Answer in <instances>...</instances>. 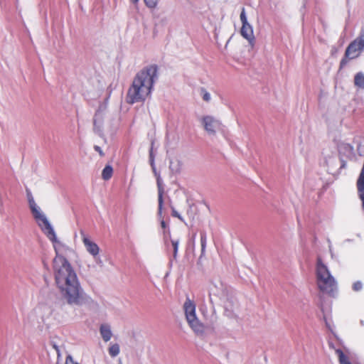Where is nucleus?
<instances>
[{
	"mask_svg": "<svg viewBox=\"0 0 364 364\" xmlns=\"http://www.w3.org/2000/svg\"><path fill=\"white\" fill-rule=\"evenodd\" d=\"M171 245L173 247V257L174 259H176L177 257V253H178V244L179 240H171Z\"/></svg>",
	"mask_w": 364,
	"mask_h": 364,
	"instance_id": "18",
	"label": "nucleus"
},
{
	"mask_svg": "<svg viewBox=\"0 0 364 364\" xmlns=\"http://www.w3.org/2000/svg\"><path fill=\"white\" fill-rule=\"evenodd\" d=\"M139 0H131V1L133 3V4H136L138 3Z\"/></svg>",
	"mask_w": 364,
	"mask_h": 364,
	"instance_id": "30",
	"label": "nucleus"
},
{
	"mask_svg": "<svg viewBox=\"0 0 364 364\" xmlns=\"http://www.w3.org/2000/svg\"><path fill=\"white\" fill-rule=\"evenodd\" d=\"M202 123L205 129L209 134H215L216 129L220 127V123L213 117L206 116L202 119Z\"/></svg>",
	"mask_w": 364,
	"mask_h": 364,
	"instance_id": "7",
	"label": "nucleus"
},
{
	"mask_svg": "<svg viewBox=\"0 0 364 364\" xmlns=\"http://www.w3.org/2000/svg\"><path fill=\"white\" fill-rule=\"evenodd\" d=\"M161 225L163 228H165L166 226V223L164 220L161 221Z\"/></svg>",
	"mask_w": 364,
	"mask_h": 364,
	"instance_id": "29",
	"label": "nucleus"
},
{
	"mask_svg": "<svg viewBox=\"0 0 364 364\" xmlns=\"http://www.w3.org/2000/svg\"><path fill=\"white\" fill-rule=\"evenodd\" d=\"M94 149L96 151H97L100 154L101 156H103L105 155L104 152L99 146L95 145L94 146Z\"/></svg>",
	"mask_w": 364,
	"mask_h": 364,
	"instance_id": "27",
	"label": "nucleus"
},
{
	"mask_svg": "<svg viewBox=\"0 0 364 364\" xmlns=\"http://www.w3.org/2000/svg\"><path fill=\"white\" fill-rule=\"evenodd\" d=\"M146 6L150 9H155L158 4V0H144Z\"/></svg>",
	"mask_w": 364,
	"mask_h": 364,
	"instance_id": "20",
	"label": "nucleus"
},
{
	"mask_svg": "<svg viewBox=\"0 0 364 364\" xmlns=\"http://www.w3.org/2000/svg\"><path fill=\"white\" fill-rule=\"evenodd\" d=\"M353 289L355 291H359L362 289V283L360 282H357L353 284Z\"/></svg>",
	"mask_w": 364,
	"mask_h": 364,
	"instance_id": "23",
	"label": "nucleus"
},
{
	"mask_svg": "<svg viewBox=\"0 0 364 364\" xmlns=\"http://www.w3.org/2000/svg\"><path fill=\"white\" fill-rule=\"evenodd\" d=\"M316 273V282L319 290L325 294H333L337 289V284L321 257L317 258Z\"/></svg>",
	"mask_w": 364,
	"mask_h": 364,
	"instance_id": "3",
	"label": "nucleus"
},
{
	"mask_svg": "<svg viewBox=\"0 0 364 364\" xmlns=\"http://www.w3.org/2000/svg\"><path fill=\"white\" fill-rule=\"evenodd\" d=\"M240 17V21H241L242 25L249 23L247 22L245 8H242Z\"/></svg>",
	"mask_w": 364,
	"mask_h": 364,
	"instance_id": "22",
	"label": "nucleus"
},
{
	"mask_svg": "<svg viewBox=\"0 0 364 364\" xmlns=\"http://www.w3.org/2000/svg\"><path fill=\"white\" fill-rule=\"evenodd\" d=\"M201 94L204 101L209 102L210 100V95L205 88H201Z\"/></svg>",
	"mask_w": 364,
	"mask_h": 364,
	"instance_id": "21",
	"label": "nucleus"
},
{
	"mask_svg": "<svg viewBox=\"0 0 364 364\" xmlns=\"http://www.w3.org/2000/svg\"><path fill=\"white\" fill-rule=\"evenodd\" d=\"M100 331L104 341L107 342L111 339L112 333L109 325L102 324L100 328Z\"/></svg>",
	"mask_w": 364,
	"mask_h": 364,
	"instance_id": "11",
	"label": "nucleus"
},
{
	"mask_svg": "<svg viewBox=\"0 0 364 364\" xmlns=\"http://www.w3.org/2000/svg\"><path fill=\"white\" fill-rule=\"evenodd\" d=\"M98 121L100 123L102 121V117L98 114H95V117H94V126L95 127L97 126Z\"/></svg>",
	"mask_w": 364,
	"mask_h": 364,
	"instance_id": "24",
	"label": "nucleus"
},
{
	"mask_svg": "<svg viewBox=\"0 0 364 364\" xmlns=\"http://www.w3.org/2000/svg\"><path fill=\"white\" fill-rule=\"evenodd\" d=\"M82 236V241L87 250V251L93 257L99 255L100 248L98 245L92 242L84 232H80Z\"/></svg>",
	"mask_w": 364,
	"mask_h": 364,
	"instance_id": "6",
	"label": "nucleus"
},
{
	"mask_svg": "<svg viewBox=\"0 0 364 364\" xmlns=\"http://www.w3.org/2000/svg\"><path fill=\"white\" fill-rule=\"evenodd\" d=\"M27 196L29 208L31 209V211L34 219L36 220L38 226L41 228L42 231L46 235H47L50 240H53L55 237V234L50 224L49 223L48 220H47L44 214L41 211L39 207L36 203L32 194L30 192H28Z\"/></svg>",
	"mask_w": 364,
	"mask_h": 364,
	"instance_id": "4",
	"label": "nucleus"
},
{
	"mask_svg": "<svg viewBox=\"0 0 364 364\" xmlns=\"http://www.w3.org/2000/svg\"><path fill=\"white\" fill-rule=\"evenodd\" d=\"M181 161L179 160H176L175 161H171L170 168L176 172H179L181 170Z\"/></svg>",
	"mask_w": 364,
	"mask_h": 364,
	"instance_id": "17",
	"label": "nucleus"
},
{
	"mask_svg": "<svg viewBox=\"0 0 364 364\" xmlns=\"http://www.w3.org/2000/svg\"><path fill=\"white\" fill-rule=\"evenodd\" d=\"M53 346L55 348V350L57 351L58 354L59 355L60 350H59L58 347L55 344H53Z\"/></svg>",
	"mask_w": 364,
	"mask_h": 364,
	"instance_id": "28",
	"label": "nucleus"
},
{
	"mask_svg": "<svg viewBox=\"0 0 364 364\" xmlns=\"http://www.w3.org/2000/svg\"><path fill=\"white\" fill-rule=\"evenodd\" d=\"M187 322L191 328L196 334H203L205 331V326L197 318V316L187 320Z\"/></svg>",
	"mask_w": 364,
	"mask_h": 364,
	"instance_id": "9",
	"label": "nucleus"
},
{
	"mask_svg": "<svg viewBox=\"0 0 364 364\" xmlns=\"http://www.w3.org/2000/svg\"><path fill=\"white\" fill-rule=\"evenodd\" d=\"M112 174H113L112 167L110 165H107L102 170V178L105 181H108L112 178Z\"/></svg>",
	"mask_w": 364,
	"mask_h": 364,
	"instance_id": "14",
	"label": "nucleus"
},
{
	"mask_svg": "<svg viewBox=\"0 0 364 364\" xmlns=\"http://www.w3.org/2000/svg\"><path fill=\"white\" fill-rule=\"evenodd\" d=\"M157 186H158V202H159V208H158V213L161 215L162 214V208H163V204H164V188L160 183L159 181H157Z\"/></svg>",
	"mask_w": 364,
	"mask_h": 364,
	"instance_id": "12",
	"label": "nucleus"
},
{
	"mask_svg": "<svg viewBox=\"0 0 364 364\" xmlns=\"http://www.w3.org/2000/svg\"><path fill=\"white\" fill-rule=\"evenodd\" d=\"M183 309L186 320L196 316V304L190 299H187L183 304Z\"/></svg>",
	"mask_w": 364,
	"mask_h": 364,
	"instance_id": "8",
	"label": "nucleus"
},
{
	"mask_svg": "<svg viewBox=\"0 0 364 364\" xmlns=\"http://www.w3.org/2000/svg\"><path fill=\"white\" fill-rule=\"evenodd\" d=\"M172 216L173 217H175V218H178L179 220H183V218L180 215V214L176 210H174L173 208L172 209V213H171Z\"/></svg>",
	"mask_w": 364,
	"mask_h": 364,
	"instance_id": "26",
	"label": "nucleus"
},
{
	"mask_svg": "<svg viewBox=\"0 0 364 364\" xmlns=\"http://www.w3.org/2000/svg\"><path fill=\"white\" fill-rule=\"evenodd\" d=\"M364 50V33L354 39L346 48L344 56L341 60L339 70H342L350 60L358 58Z\"/></svg>",
	"mask_w": 364,
	"mask_h": 364,
	"instance_id": "5",
	"label": "nucleus"
},
{
	"mask_svg": "<svg viewBox=\"0 0 364 364\" xmlns=\"http://www.w3.org/2000/svg\"><path fill=\"white\" fill-rule=\"evenodd\" d=\"M207 242V236L205 232L200 233V243H201V250L203 252L205 249Z\"/></svg>",
	"mask_w": 364,
	"mask_h": 364,
	"instance_id": "19",
	"label": "nucleus"
},
{
	"mask_svg": "<svg viewBox=\"0 0 364 364\" xmlns=\"http://www.w3.org/2000/svg\"><path fill=\"white\" fill-rule=\"evenodd\" d=\"M336 353L338 356V360L340 364H351L348 360V356L344 354L342 350H336Z\"/></svg>",
	"mask_w": 364,
	"mask_h": 364,
	"instance_id": "15",
	"label": "nucleus"
},
{
	"mask_svg": "<svg viewBox=\"0 0 364 364\" xmlns=\"http://www.w3.org/2000/svg\"><path fill=\"white\" fill-rule=\"evenodd\" d=\"M240 33L242 37L247 39L250 43L255 41L252 27L250 23L242 25Z\"/></svg>",
	"mask_w": 364,
	"mask_h": 364,
	"instance_id": "10",
	"label": "nucleus"
},
{
	"mask_svg": "<svg viewBox=\"0 0 364 364\" xmlns=\"http://www.w3.org/2000/svg\"><path fill=\"white\" fill-rule=\"evenodd\" d=\"M55 252L52 264L55 284L69 304H80L84 291L77 273L68 260L56 250Z\"/></svg>",
	"mask_w": 364,
	"mask_h": 364,
	"instance_id": "1",
	"label": "nucleus"
},
{
	"mask_svg": "<svg viewBox=\"0 0 364 364\" xmlns=\"http://www.w3.org/2000/svg\"><path fill=\"white\" fill-rule=\"evenodd\" d=\"M354 85L355 87L364 89V73L358 72L354 77Z\"/></svg>",
	"mask_w": 364,
	"mask_h": 364,
	"instance_id": "13",
	"label": "nucleus"
},
{
	"mask_svg": "<svg viewBox=\"0 0 364 364\" xmlns=\"http://www.w3.org/2000/svg\"><path fill=\"white\" fill-rule=\"evenodd\" d=\"M108 351L111 357H116L119 353V346L117 343L112 344Z\"/></svg>",
	"mask_w": 364,
	"mask_h": 364,
	"instance_id": "16",
	"label": "nucleus"
},
{
	"mask_svg": "<svg viewBox=\"0 0 364 364\" xmlns=\"http://www.w3.org/2000/svg\"><path fill=\"white\" fill-rule=\"evenodd\" d=\"M65 364H78V363L75 362L70 355H68L66 358Z\"/></svg>",
	"mask_w": 364,
	"mask_h": 364,
	"instance_id": "25",
	"label": "nucleus"
},
{
	"mask_svg": "<svg viewBox=\"0 0 364 364\" xmlns=\"http://www.w3.org/2000/svg\"><path fill=\"white\" fill-rule=\"evenodd\" d=\"M157 65H150L136 73L127 93L126 100L128 104L143 102L146 100L157 78Z\"/></svg>",
	"mask_w": 364,
	"mask_h": 364,
	"instance_id": "2",
	"label": "nucleus"
}]
</instances>
